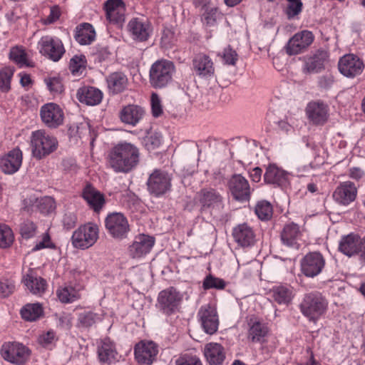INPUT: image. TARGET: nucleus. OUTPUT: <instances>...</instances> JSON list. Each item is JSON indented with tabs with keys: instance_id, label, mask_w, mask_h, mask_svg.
Segmentation results:
<instances>
[{
	"instance_id": "f257e3e1",
	"label": "nucleus",
	"mask_w": 365,
	"mask_h": 365,
	"mask_svg": "<svg viewBox=\"0 0 365 365\" xmlns=\"http://www.w3.org/2000/svg\"><path fill=\"white\" fill-rule=\"evenodd\" d=\"M140 161V152L135 144L120 142L112 147L107 155V166L116 173L134 170Z\"/></svg>"
},
{
	"instance_id": "f03ea898",
	"label": "nucleus",
	"mask_w": 365,
	"mask_h": 365,
	"mask_svg": "<svg viewBox=\"0 0 365 365\" xmlns=\"http://www.w3.org/2000/svg\"><path fill=\"white\" fill-rule=\"evenodd\" d=\"M175 72L174 63L168 60H158L154 62L149 71V83L155 89L168 87L173 82Z\"/></svg>"
},
{
	"instance_id": "7ed1b4c3",
	"label": "nucleus",
	"mask_w": 365,
	"mask_h": 365,
	"mask_svg": "<svg viewBox=\"0 0 365 365\" xmlns=\"http://www.w3.org/2000/svg\"><path fill=\"white\" fill-rule=\"evenodd\" d=\"M327 307V300L319 292L306 294L299 304L302 314L314 322L325 313Z\"/></svg>"
},
{
	"instance_id": "20e7f679",
	"label": "nucleus",
	"mask_w": 365,
	"mask_h": 365,
	"mask_svg": "<svg viewBox=\"0 0 365 365\" xmlns=\"http://www.w3.org/2000/svg\"><path fill=\"white\" fill-rule=\"evenodd\" d=\"M58 143L56 137L43 130L32 132L31 147L33 156L41 160L53 153L58 148Z\"/></svg>"
},
{
	"instance_id": "39448f33",
	"label": "nucleus",
	"mask_w": 365,
	"mask_h": 365,
	"mask_svg": "<svg viewBox=\"0 0 365 365\" xmlns=\"http://www.w3.org/2000/svg\"><path fill=\"white\" fill-rule=\"evenodd\" d=\"M105 227L108 234L113 239H125L130 232L127 217L121 212L109 213L105 218Z\"/></svg>"
},
{
	"instance_id": "423d86ee",
	"label": "nucleus",
	"mask_w": 365,
	"mask_h": 365,
	"mask_svg": "<svg viewBox=\"0 0 365 365\" xmlns=\"http://www.w3.org/2000/svg\"><path fill=\"white\" fill-rule=\"evenodd\" d=\"M182 300V295L171 287L159 293L157 306L164 314L170 316L179 311Z\"/></svg>"
},
{
	"instance_id": "0eeeda50",
	"label": "nucleus",
	"mask_w": 365,
	"mask_h": 365,
	"mask_svg": "<svg viewBox=\"0 0 365 365\" xmlns=\"http://www.w3.org/2000/svg\"><path fill=\"white\" fill-rule=\"evenodd\" d=\"M171 180V176L166 171L156 169L148 178V190L153 196L159 197L170 190Z\"/></svg>"
},
{
	"instance_id": "6e6552de",
	"label": "nucleus",
	"mask_w": 365,
	"mask_h": 365,
	"mask_svg": "<svg viewBox=\"0 0 365 365\" xmlns=\"http://www.w3.org/2000/svg\"><path fill=\"white\" fill-rule=\"evenodd\" d=\"M299 59L303 62L302 71L304 74H316L325 69V64L329 61V53L327 50L319 48Z\"/></svg>"
},
{
	"instance_id": "1a4fd4ad",
	"label": "nucleus",
	"mask_w": 365,
	"mask_h": 365,
	"mask_svg": "<svg viewBox=\"0 0 365 365\" xmlns=\"http://www.w3.org/2000/svg\"><path fill=\"white\" fill-rule=\"evenodd\" d=\"M98 237L97 225L86 224L80 226L73 233L71 240L73 245L79 249H87L96 242Z\"/></svg>"
},
{
	"instance_id": "9d476101",
	"label": "nucleus",
	"mask_w": 365,
	"mask_h": 365,
	"mask_svg": "<svg viewBox=\"0 0 365 365\" xmlns=\"http://www.w3.org/2000/svg\"><path fill=\"white\" fill-rule=\"evenodd\" d=\"M1 354L3 359L11 364L24 365L29 359V349L18 342H6L1 346Z\"/></svg>"
},
{
	"instance_id": "9b49d317",
	"label": "nucleus",
	"mask_w": 365,
	"mask_h": 365,
	"mask_svg": "<svg viewBox=\"0 0 365 365\" xmlns=\"http://www.w3.org/2000/svg\"><path fill=\"white\" fill-rule=\"evenodd\" d=\"M325 266V259L319 252H310L301 260V271L307 277L319 275Z\"/></svg>"
},
{
	"instance_id": "f8f14e48",
	"label": "nucleus",
	"mask_w": 365,
	"mask_h": 365,
	"mask_svg": "<svg viewBox=\"0 0 365 365\" xmlns=\"http://www.w3.org/2000/svg\"><path fill=\"white\" fill-rule=\"evenodd\" d=\"M40 116L42 122L50 128H56L62 125L64 113L62 108L55 103H48L40 108Z\"/></svg>"
},
{
	"instance_id": "ddd939ff",
	"label": "nucleus",
	"mask_w": 365,
	"mask_h": 365,
	"mask_svg": "<svg viewBox=\"0 0 365 365\" xmlns=\"http://www.w3.org/2000/svg\"><path fill=\"white\" fill-rule=\"evenodd\" d=\"M228 187L235 200L239 202L250 200L251 188L247 180L242 175H233L228 181Z\"/></svg>"
},
{
	"instance_id": "4468645a",
	"label": "nucleus",
	"mask_w": 365,
	"mask_h": 365,
	"mask_svg": "<svg viewBox=\"0 0 365 365\" xmlns=\"http://www.w3.org/2000/svg\"><path fill=\"white\" fill-rule=\"evenodd\" d=\"M158 354V346L152 341H140L134 347L135 358L140 364H153Z\"/></svg>"
},
{
	"instance_id": "2eb2a0df",
	"label": "nucleus",
	"mask_w": 365,
	"mask_h": 365,
	"mask_svg": "<svg viewBox=\"0 0 365 365\" xmlns=\"http://www.w3.org/2000/svg\"><path fill=\"white\" fill-rule=\"evenodd\" d=\"M197 317L205 333L213 334L218 329V316L216 309L210 304L202 306L198 312Z\"/></svg>"
},
{
	"instance_id": "dca6fc26",
	"label": "nucleus",
	"mask_w": 365,
	"mask_h": 365,
	"mask_svg": "<svg viewBox=\"0 0 365 365\" xmlns=\"http://www.w3.org/2000/svg\"><path fill=\"white\" fill-rule=\"evenodd\" d=\"M338 68L343 76L348 78H354L362 73L364 63L356 55L345 54L340 58Z\"/></svg>"
},
{
	"instance_id": "f3484780",
	"label": "nucleus",
	"mask_w": 365,
	"mask_h": 365,
	"mask_svg": "<svg viewBox=\"0 0 365 365\" xmlns=\"http://www.w3.org/2000/svg\"><path fill=\"white\" fill-rule=\"evenodd\" d=\"M128 27L133 39L140 42L148 40L153 33L150 21L145 17L133 18L130 20Z\"/></svg>"
},
{
	"instance_id": "a211bd4d",
	"label": "nucleus",
	"mask_w": 365,
	"mask_h": 365,
	"mask_svg": "<svg viewBox=\"0 0 365 365\" xmlns=\"http://www.w3.org/2000/svg\"><path fill=\"white\" fill-rule=\"evenodd\" d=\"M306 114L314 125H324L329 118V106L320 100L311 101L306 107Z\"/></svg>"
},
{
	"instance_id": "6ab92c4d",
	"label": "nucleus",
	"mask_w": 365,
	"mask_h": 365,
	"mask_svg": "<svg viewBox=\"0 0 365 365\" xmlns=\"http://www.w3.org/2000/svg\"><path fill=\"white\" fill-rule=\"evenodd\" d=\"M192 70L202 78H210L214 76L215 66L211 58L202 53L196 54L192 61Z\"/></svg>"
},
{
	"instance_id": "aec40b11",
	"label": "nucleus",
	"mask_w": 365,
	"mask_h": 365,
	"mask_svg": "<svg viewBox=\"0 0 365 365\" xmlns=\"http://www.w3.org/2000/svg\"><path fill=\"white\" fill-rule=\"evenodd\" d=\"M357 188L355 184L351 181L341 182L333 192V199L338 204L349 205L356 200Z\"/></svg>"
},
{
	"instance_id": "412c9836",
	"label": "nucleus",
	"mask_w": 365,
	"mask_h": 365,
	"mask_svg": "<svg viewBox=\"0 0 365 365\" xmlns=\"http://www.w3.org/2000/svg\"><path fill=\"white\" fill-rule=\"evenodd\" d=\"M22 152L19 148H14L0 158V168L6 174L17 172L22 163Z\"/></svg>"
},
{
	"instance_id": "4be33fe9",
	"label": "nucleus",
	"mask_w": 365,
	"mask_h": 365,
	"mask_svg": "<svg viewBox=\"0 0 365 365\" xmlns=\"http://www.w3.org/2000/svg\"><path fill=\"white\" fill-rule=\"evenodd\" d=\"M197 197L202 210L214 209L221 206L222 197L213 188L201 189L197 194Z\"/></svg>"
},
{
	"instance_id": "5701e85b",
	"label": "nucleus",
	"mask_w": 365,
	"mask_h": 365,
	"mask_svg": "<svg viewBox=\"0 0 365 365\" xmlns=\"http://www.w3.org/2000/svg\"><path fill=\"white\" fill-rule=\"evenodd\" d=\"M288 178L289 173L287 171L274 164H270L267 167L264 175L265 182L281 187H286L288 185Z\"/></svg>"
},
{
	"instance_id": "b1692460",
	"label": "nucleus",
	"mask_w": 365,
	"mask_h": 365,
	"mask_svg": "<svg viewBox=\"0 0 365 365\" xmlns=\"http://www.w3.org/2000/svg\"><path fill=\"white\" fill-rule=\"evenodd\" d=\"M105 10L107 19L113 24H121L125 20V4L122 0H108Z\"/></svg>"
},
{
	"instance_id": "393cba45",
	"label": "nucleus",
	"mask_w": 365,
	"mask_h": 365,
	"mask_svg": "<svg viewBox=\"0 0 365 365\" xmlns=\"http://www.w3.org/2000/svg\"><path fill=\"white\" fill-rule=\"evenodd\" d=\"M153 237L145 235L137 236L129 247V254L133 258L140 257L148 253L154 245Z\"/></svg>"
},
{
	"instance_id": "a878e982",
	"label": "nucleus",
	"mask_w": 365,
	"mask_h": 365,
	"mask_svg": "<svg viewBox=\"0 0 365 365\" xmlns=\"http://www.w3.org/2000/svg\"><path fill=\"white\" fill-rule=\"evenodd\" d=\"M301 236L302 232L299 226L294 222L286 224L280 233L282 244L295 249L299 247V240Z\"/></svg>"
},
{
	"instance_id": "bb28decb",
	"label": "nucleus",
	"mask_w": 365,
	"mask_h": 365,
	"mask_svg": "<svg viewBox=\"0 0 365 365\" xmlns=\"http://www.w3.org/2000/svg\"><path fill=\"white\" fill-rule=\"evenodd\" d=\"M83 198L94 212L98 213L106 204L104 195L90 184L86 185L82 192Z\"/></svg>"
},
{
	"instance_id": "cd10ccee",
	"label": "nucleus",
	"mask_w": 365,
	"mask_h": 365,
	"mask_svg": "<svg viewBox=\"0 0 365 365\" xmlns=\"http://www.w3.org/2000/svg\"><path fill=\"white\" fill-rule=\"evenodd\" d=\"M361 238L357 234L350 233L341 237L339 243V251L349 257L358 255Z\"/></svg>"
},
{
	"instance_id": "c85d7f7f",
	"label": "nucleus",
	"mask_w": 365,
	"mask_h": 365,
	"mask_svg": "<svg viewBox=\"0 0 365 365\" xmlns=\"http://www.w3.org/2000/svg\"><path fill=\"white\" fill-rule=\"evenodd\" d=\"M76 98L81 103L88 106H96L101 102L103 93L96 88L83 86L78 89Z\"/></svg>"
},
{
	"instance_id": "c756f323",
	"label": "nucleus",
	"mask_w": 365,
	"mask_h": 365,
	"mask_svg": "<svg viewBox=\"0 0 365 365\" xmlns=\"http://www.w3.org/2000/svg\"><path fill=\"white\" fill-rule=\"evenodd\" d=\"M145 115V110L137 105H128L124 106L120 112V120L133 126L136 125Z\"/></svg>"
},
{
	"instance_id": "7c9ffc66",
	"label": "nucleus",
	"mask_w": 365,
	"mask_h": 365,
	"mask_svg": "<svg viewBox=\"0 0 365 365\" xmlns=\"http://www.w3.org/2000/svg\"><path fill=\"white\" fill-rule=\"evenodd\" d=\"M232 235L235 242L242 247H249L255 242V233L252 229L245 223L235 227Z\"/></svg>"
},
{
	"instance_id": "2f4dec72",
	"label": "nucleus",
	"mask_w": 365,
	"mask_h": 365,
	"mask_svg": "<svg viewBox=\"0 0 365 365\" xmlns=\"http://www.w3.org/2000/svg\"><path fill=\"white\" fill-rule=\"evenodd\" d=\"M100 362L110 364L117 361L118 353L114 344L108 338L103 339L98 348Z\"/></svg>"
},
{
	"instance_id": "473e14b6",
	"label": "nucleus",
	"mask_w": 365,
	"mask_h": 365,
	"mask_svg": "<svg viewBox=\"0 0 365 365\" xmlns=\"http://www.w3.org/2000/svg\"><path fill=\"white\" fill-rule=\"evenodd\" d=\"M22 282L34 294H41L46 288V281L41 277H37L32 270L24 275Z\"/></svg>"
},
{
	"instance_id": "72a5a7b5",
	"label": "nucleus",
	"mask_w": 365,
	"mask_h": 365,
	"mask_svg": "<svg viewBox=\"0 0 365 365\" xmlns=\"http://www.w3.org/2000/svg\"><path fill=\"white\" fill-rule=\"evenodd\" d=\"M204 355L210 365H220L225 359L224 348L217 343L206 344Z\"/></svg>"
},
{
	"instance_id": "f704fd0d",
	"label": "nucleus",
	"mask_w": 365,
	"mask_h": 365,
	"mask_svg": "<svg viewBox=\"0 0 365 365\" xmlns=\"http://www.w3.org/2000/svg\"><path fill=\"white\" fill-rule=\"evenodd\" d=\"M248 337L253 342H261L268 332L267 326L255 317H251L248 320Z\"/></svg>"
},
{
	"instance_id": "c9c22d12",
	"label": "nucleus",
	"mask_w": 365,
	"mask_h": 365,
	"mask_svg": "<svg viewBox=\"0 0 365 365\" xmlns=\"http://www.w3.org/2000/svg\"><path fill=\"white\" fill-rule=\"evenodd\" d=\"M270 292L274 302L279 304L288 305L294 297L293 288L289 284L276 285Z\"/></svg>"
},
{
	"instance_id": "e433bc0d",
	"label": "nucleus",
	"mask_w": 365,
	"mask_h": 365,
	"mask_svg": "<svg viewBox=\"0 0 365 365\" xmlns=\"http://www.w3.org/2000/svg\"><path fill=\"white\" fill-rule=\"evenodd\" d=\"M108 87L110 92L117 94L125 91L128 86V78L122 72H114L107 78Z\"/></svg>"
},
{
	"instance_id": "4c0bfd02",
	"label": "nucleus",
	"mask_w": 365,
	"mask_h": 365,
	"mask_svg": "<svg viewBox=\"0 0 365 365\" xmlns=\"http://www.w3.org/2000/svg\"><path fill=\"white\" fill-rule=\"evenodd\" d=\"M75 38L81 45H89L96 38L95 29L90 24H83L76 28Z\"/></svg>"
},
{
	"instance_id": "58836bf2",
	"label": "nucleus",
	"mask_w": 365,
	"mask_h": 365,
	"mask_svg": "<svg viewBox=\"0 0 365 365\" xmlns=\"http://www.w3.org/2000/svg\"><path fill=\"white\" fill-rule=\"evenodd\" d=\"M56 294L61 302L72 303L81 298V287L71 285L60 287L57 289Z\"/></svg>"
},
{
	"instance_id": "ea45409f",
	"label": "nucleus",
	"mask_w": 365,
	"mask_h": 365,
	"mask_svg": "<svg viewBox=\"0 0 365 365\" xmlns=\"http://www.w3.org/2000/svg\"><path fill=\"white\" fill-rule=\"evenodd\" d=\"M21 317L28 322H34L43 315V309L41 304H27L21 309Z\"/></svg>"
},
{
	"instance_id": "a19ab883",
	"label": "nucleus",
	"mask_w": 365,
	"mask_h": 365,
	"mask_svg": "<svg viewBox=\"0 0 365 365\" xmlns=\"http://www.w3.org/2000/svg\"><path fill=\"white\" fill-rule=\"evenodd\" d=\"M314 39V36L312 31L304 30L298 32L291 38L287 46H310Z\"/></svg>"
},
{
	"instance_id": "79ce46f5",
	"label": "nucleus",
	"mask_w": 365,
	"mask_h": 365,
	"mask_svg": "<svg viewBox=\"0 0 365 365\" xmlns=\"http://www.w3.org/2000/svg\"><path fill=\"white\" fill-rule=\"evenodd\" d=\"M15 69L14 67L5 66L0 70V91L8 93L11 90V81Z\"/></svg>"
},
{
	"instance_id": "37998d69",
	"label": "nucleus",
	"mask_w": 365,
	"mask_h": 365,
	"mask_svg": "<svg viewBox=\"0 0 365 365\" xmlns=\"http://www.w3.org/2000/svg\"><path fill=\"white\" fill-rule=\"evenodd\" d=\"M87 61L83 55L74 56L70 61L69 70L73 76H80L86 70Z\"/></svg>"
},
{
	"instance_id": "c03bdc74",
	"label": "nucleus",
	"mask_w": 365,
	"mask_h": 365,
	"mask_svg": "<svg viewBox=\"0 0 365 365\" xmlns=\"http://www.w3.org/2000/svg\"><path fill=\"white\" fill-rule=\"evenodd\" d=\"M272 206L266 200H262L257 202L255 207V213L262 220H268L272 216Z\"/></svg>"
},
{
	"instance_id": "a18cd8bd",
	"label": "nucleus",
	"mask_w": 365,
	"mask_h": 365,
	"mask_svg": "<svg viewBox=\"0 0 365 365\" xmlns=\"http://www.w3.org/2000/svg\"><path fill=\"white\" fill-rule=\"evenodd\" d=\"M222 17V14L217 8H209L203 14L202 21L207 26L212 27L215 26L217 20Z\"/></svg>"
},
{
	"instance_id": "49530a36",
	"label": "nucleus",
	"mask_w": 365,
	"mask_h": 365,
	"mask_svg": "<svg viewBox=\"0 0 365 365\" xmlns=\"http://www.w3.org/2000/svg\"><path fill=\"white\" fill-rule=\"evenodd\" d=\"M13 241L14 235L11 229L5 224H0V247H8Z\"/></svg>"
},
{
	"instance_id": "de8ad7c7",
	"label": "nucleus",
	"mask_w": 365,
	"mask_h": 365,
	"mask_svg": "<svg viewBox=\"0 0 365 365\" xmlns=\"http://www.w3.org/2000/svg\"><path fill=\"white\" fill-rule=\"evenodd\" d=\"M98 319V314L92 312L80 313L78 317V327L88 328L93 326Z\"/></svg>"
},
{
	"instance_id": "09e8293b",
	"label": "nucleus",
	"mask_w": 365,
	"mask_h": 365,
	"mask_svg": "<svg viewBox=\"0 0 365 365\" xmlns=\"http://www.w3.org/2000/svg\"><path fill=\"white\" fill-rule=\"evenodd\" d=\"M40 53L53 61H58L65 53L64 47H41Z\"/></svg>"
},
{
	"instance_id": "8fccbe9b",
	"label": "nucleus",
	"mask_w": 365,
	"mask_h": 365,
	"mask_svg": "<svg viewBox=\"0 0 365 365\" xmlns=\"http://www.w3.org/2000/svg\"><path fill=\"white\" fill-rule=\"evenodd\" d=\"M226 283L224 279L215 277L212 274L207 275L203 280L202 287L207 290L210 289H223Z\"/></svg>"
},
{
	"instance_id": "3c124183",
	"label": "nucleus",
	"mask_w": 365,
	"mask_h": 365,
	"mask_svg": "<svg viewBox=\"0 0 365 365\" xmlns=\"http://www.w3.org/2000/svg\"><path fill=\"white\" fill-rule=\"evenodd\" d=\"M44 82L49 91L55 95L63 92L64 88L60 77H48L44 79Z\"/></svg>"
},
{
	"instance_id": "603ef678",
	"label": "nucleus",
	"mask_w": 365,
	"mask_h": 365,
	"mask_svg": "<svg viewBox=\"0 0 365 365\" xmlns=\"http://www.w3.org/2000/svg\"><path fill=\"white\" fill-rule=\"evenodd\" d=\"M36 207L43 214L47 215L53 212L56 207L55 202L51 197H44L39 200L36 199Z\"/></svg>"
},
{
	"instance_id": "864d4df0",
	"label": "nucleus",
	"mask_w": 365,
	"mask_h": 365,
	"mask_svg": "<svg viewBox=\"0 0 365 365\" xmlns=\"http://www.w3.org/2000/svg\"><path fill=\"white\" fill-rule=\"evenodd\" d=\"M9 58L20 67L29 66L27 54L24 50L19 49V47H12L9 53Z\"/></svg>"
},
{
	"instance_id": "5fc2aeb1",
	"label": "nucleus",
	"mask_w": 365,
	"mask_h": 365,
	"mask_svg": "<svg viewBox=\"0 0 365 365\" xmlns=\"http://www.w3.org/2000/svg\"><path fill=\"white\" fill-rule=\"evenodd\" d=\"M36 226L31 220H24L20 225V234L21 237L26 240L32 238L36 233Z\"/></svg>"
},
{
	"instance_id": "6e6d98bb",
	"label": "nucleus",
	"mask_w": 365,
	"mask_h": 365,
	"mask_svg": "<svg viewBox=\"0 0 365 365\" xmlns=\"http://www.w3.org/2000/svg\"><path fill=\"white\" fill-rule=\"evenodd\" d=\"M224 64L229 66H235L238 60L237 51L231 47L225 48L223 51L219 53Z\"/></svg>"
},
{
	"instance_id": "4d7b16f0",
	"label": "nucleus",
	"mask_w": 365,
	"mask_h": 365,
	"mask_svg": "<svg viewBox=\"0 0 365 365\" xmlns=\"http://www.w3.org/2000/svg\"><path fill=\"white\" fill-rule=\"evenodd\" d=\"M288 2L286 9V14L289 19L294 18L299 15L302 10V0H287Z\"/></svg>"
},
{
	"instance_id": "13d9d810",
	"label": "nucleus",
	"mask_w": 365,
	"mask_h": 365,
	"mask_svg": "<svg viewBox=\"0 0 365 365\" xmlns=\"http://www.w3.org/2000/svg\"><path fill=\"white\" fill-rule=\"evenodd\" d=\"M15 290L14 282L7 278H0V298H6Z\"/></svg>"
},
{
	"instance_id": "bf43d9fd",
	"label": "nucleus",
	"mask_w": 365,
	"mask_h": 365,
	"mask_svg": "<svg viewBox=\"0 0 365 365\" xmlns=\"http://www.w3.org/2000/svg\"><path fill=\"white\" fill-rule=\"evenodd\" d=\"M176 365H202L201 360L195 355L188 354L180 356L175 361Z\"/></svg>"
},
{
	"instance_id": "052dcab7",
	"label": "nucleus",
	"mask_w": 365,
	"mask_h": 365,
	"mask_svg": "<svg viewBox=\"0 0 365 365\" xmlns=\"http://www.w3.org/2000/svg\"><path fill=\"white\" fill-rule=\"evenodd\" d=\"M77 222L76 215L73 212L66 211L62 218V224L66 230L73 228Z\"/></svg>"
},
{
	"instance_id": "680f3d73",
	"label": "nucleus",
	"mask_w": 365,
	"mask_h": 365,
	"mask_svg": "<svg viewBox=\"0 0 365 365\" xmlns=\"http://www.w3.org/2000/svg\"><path fill=\"white\" fill-rule=\"evenodd\" d=\"M151 108L152 114L154 117L158 118L163 113V107L161 105V101L159 96L153 93L151 95Z\"/></svg>"
},
{
	"instance_id": "e2e57ef3",
	"label": "nucleus",
	"mask_w": 365,
	"mask_h": 365,
	"mask_svg": "<svg viewBox=\"0 0 365 365\" xmlns=\"http://www.w3.org/2000/svg\"><path fill=\"white\" fill-rule=\"evenodd\" d=\"M61 14V9L58 6L55 5L50 8V14L46 17L42 19V23L44 25L53 24L60 18Z\"/></svg>"
},
{
	"instance_id": "0e129e2a",
	"label": "nucleus",
	"mask_w": 365,
	"mask_h": 365,
	"mask_svg": "<svg viewBox=\"0 0 365 365\" xmlns=\"http://www.w3.org/2000/svg\"><path fill=\"white\" fill-rule=\"evenodd\" d=\"M334 82V76L330 73L320 76L317 80V85L320 89L329 90Z\"/></svg>"
},
{
	"instance_id": "69168bd1",
	"label": "nucleus",
	"mask_w": 365,
	"mask_h": 365,
	"mask_svg": "<svg viewBox=\"0 0 365 365\" xmlns=\"http://www.w3.org/2000/svg\"><path fill=\"white\" fill-rule=\"evenodd\" d=\"M56 334L53 330L48 331L38 337V342L43 346H47L53 343L55 340Z\"/></svg>"
},
{
	"instance_id": "338daca9",
	"label": "nucleus",
	"mask_w": 365,
	"mask_h": 365,
	"mask_svg": "<svg viewBox=\"0 0 365 365\" xmlns=\"http://www.w3.org/2000/svg\"><path fill=\"white\" fill-rule=\"evenodd\" d=\"M38 46H63L62 41L57 37L46 36L41 38Z\"/></svg>"
},
{
	"instance_id": "774afa93",
	"label": "nucleus",
	"mask_w": 365,
	"mask_h": 365,
	"mask_svg": "<svg viewBox=\"0 0 365 365\" xmlns=\"http://www.w3.org/2000/svg\"><path fill=\"white\" fill-rule=\"evenodd\" d=\"M306 47H282L279 51V54L283 56L287 55L289 56H296L304 52Z\"/></svg>"
}]
</instances>
